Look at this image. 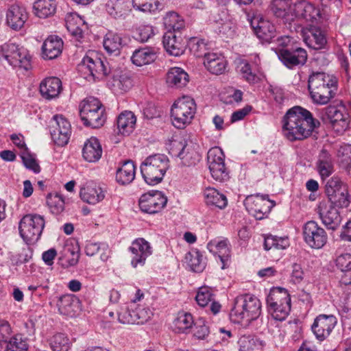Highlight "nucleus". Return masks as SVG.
Listing matches in <instances>:
<instances>
[{
	"instance_id": "nucleus-63",
	"label": "nucleus",
	"mask_w": 351,
	"mask_h": 351,
	"mask_svg": "<svg viewBox=\"0 0 351 351\" xmlns=\"http://www.w3.org/2000/svg\"><path fill=\"white\" fill-rule=\"evenodd\" d=\"M118 320L123 324H136L133 310L131 309V303L128 306L121 308V311L118 313Z\"/></svg>"
},
{
	"instance_id": "nucleus-54",
	"label": "nucleus",
	"mask_w": 351,
	"mask_h": 351,
	"mask_svg": "<svg viewBox=\"0 0 351 351\" xmlns=\"http://www.w3.org/2000/svg\"><path fill=\"white\" fill-rule=\"evenodd\" d=\"M53 351H69L71 348L69 339L63 333H57L53 336L50 342Z\"/></svg>"
},
{
	"instance_id": "nucleus-56",
	"label": "nucleus",
	"mask_w": 351,
	"mask_h": 351,
	"mask_svg": "<svg viewBox=\"0 0 351 351\" xmlns=\"http://www.w3.org/2000/svg\"><path fill=\"white\" fill-rule=\"evenodd\" d=\"M47 205L53 214L61 213L64 208V200L63 197L60 194H50L47 198Z\"/></svg>"
},
{
	"instance_id": "nucleus-59",
	"label": "nucleus",
	"mask_w": 351,
	"mask_h": 351,
	"mask_svg": "<svg viewBox=\"0 0 351 351\" xmlns=\"http://www.w3.org/2000/svg\"><path fill=\"white\" fill-rule=\"evenodd\" d=\"M193 335L198 339H206L210 334L209 327L205 320L199 319L194 323Z\"/></svg>"
},
{
	"instance_id": "nucleus-22",
	"label": "nucleus",
	"mask_w": 351,
	"mask_h": 351,
	"mask_svg": "<svg viewBox=\"0 0 351 351\" xmlns=\"http://www.w3.org/2000/svg\"><path fill=\"white\" fill-rule=\"evenodd\" d=\"M292 0H272L270 8L273 14L281 19L285 24L293 22Z\"/></svg>"
},
{
	"instance_id": "nucleus-48",
	"label": "nucleus",
	"mask_w": 351,
	"mask_h": 351,
	"mask_svg": "<svg viewBox=\"0 0 351 351\" xmlns=\"http://www.w3.org/2000/svg\"><path fill=\"white\" fill-rule=\"evenodd\" d=\"M185 261L191 269L195 272H202L206 267L203 256L198 251H192L186 253Z\"/></svg>"
},
{
	"instance_id": "nucleus-6",
	"label": "nucleus",
	"mask_w": 351,
	"mask_h": 351,
	"mask_svg": "<svg viewBox=\"0 0 351 351\" xmlns=\"http://www.w3.org/2000/svg\"><path fill=\"white\" fill-rule=\"evenodd\" d=\"M196 104L193 98L183 96L178 99L171 108V121L174 127L184 129L194 118L196 112Z\"/></svg>"
},
{
	"instance_id": "nucleus-34",
	"label": "nucleus",
	"mask_w": 351,
	"mask_h": 351,
	"mask_svg": "<svg viewBox=\"0 0 351 351\" xmlns=\"http://www.w3.org/2000/svg\"><path fill=\"white\" fill-rule=\"evenodd\" d=\"M204 64L211 73L219 75L226 69L227 62L221 55L209 53L205 55Z\"/></svg>"
},
{
	"instance_id": "nucleus-2",
	"label": "nucleus",
	"mask_w": 351,
	"mask_h": 351,
	"mask_svg": "<svg viewBox=\"0 0 351 351\" xmlns=\"http://www.w3.org/2000/svg\"><path fill=\"white\" fill-rule=\"evenodd\" d=\"M338 80L324 72H313L308 77V88L313 103L326 105L336 95Z\"/></svg>"
},
{
	"instance_id": "nucleus-55",
	"label": "nucleus",
	"mask_w": 351,
	"mask_h": 351,
	"mask_svg": "<svg viewBox=\"0 0 351 351\" xmlns=\"http://www.w3.org/2000/svg\"><path fill=\"white\" fill-rule=\"evenodd\" d=\"M337 157L341 166L349 171L351 169V145H341L337 152Z\"/></svg>"
},
{
	"instance_id": "nucleus-57",
	"label": "nucleus",
	"mask_w": 351,
	"mask_h": 351,
	"mask_svg": "<svg viewBox=\"0 0 351 351\" xmlns=\"http://www.w3.org/2000/svg\"><path fill=\"white\" fill-rule=\"evenodd\" d=\"M212 177L219 182L226 181L229 178V173L225 163L208 165Z\"/></svg>"
},
{
	"instance_id": "nucleus-52",
	"label": "nucleus",
	"mask_w": 351,
	"mask_h": 351,
	"mask_svg": "<svg viewBox=\"0 0 351 351\" xmlns=\"http://www.w3.org/2000/svg\"><path fill=\"white\" fill-rule=\"evenodd\" d=\"M100 252L101 260L106 261L109 257L110 250L106 245L93 242L86 243L85 252L87 256H93Z\"/></svg>"
},
{
	"instance_id": "nucleus-39",
	"label": "nucleus",
	"mask_w": 351,
	"mask_h": 351,
	"mask_svg": "<svg viewBox=\"0 0 351 351\" xmlns=\"http://www.w3.org/2000/svg\"><path fill=\"white\" fill-rule=\"evenodd\" d=\"M156 59V51L152 48H140L136 49L131 57L132 63L138 66L149 64Z\"/></svg>"
},
{
	"instance_id": "nucleus-21",
	"label": "nucleus",
	"mask_w": 351,
	"mask_h": 351,
	"mask_svg": "<svg viewBox=\"0 0 351 351\" xmlns=\"http://www.w3.org/2000/svg\"><path fill=\"white\" fill-rule=\"evenodd\" d=\"M215 289L208 287L202 286L198 289L195 300L199 306L205 307L210 303L209 309L213 315H217L221 308V305L219 302L215 301Z\"/></svg>"
},
{
	"instance_id": "nucleus-35",
	"label": "nucleus",
	"mask_w": 351,
	"mask_h": 351,
	"mask_svg": "<svg viewBox=\"0 0 351 351\" xmlns=\"http://www.w3.org/2000/svg\"><path fill=\"white\" fill-rule=\"evenodd\" d=\"M56 0H36L33 8L35 15L40 19L53 16L57 10Z\"/></svg>"
},
{
	"instance_id": "nucleus-23",
	"label": "nucleus",
	"mask_w": 351,
	"mask_h": 351,
	"mask_svg": "<svg viewBox=\"0 0 351 351\" xmlns=\"http://www.w3.org/2000/svg\"><path fill=\"white\" fill-rule=\"evenodd\" d=\"M251 26L256 36L263 40L269 41L276 35L274 25L267 19L254 17L251 21Z\"/></svg>"
},
{
	"instance_id": "nucleus-13",
	"label": "nucleus",
	"mask_w": 351,
	"mask_h": 351,
	"mask_svg": "<svg viewBox=\"0 0 351 351\" xmlns=\"http://www.w3.org/2000/svg\"><path fill=\"white\" fill-rule=\"evenodd\" d=\"M244 204L250 215L256 219L261 220L269 213L275 206V202L265 196L255 195L247 196Z\"/></svg>"
},
{
	"instance_id": "nucleus-49",
	"label": "nucleus",
	"mask_w": 351,
	"mask_h": 351,
	"mask_svg": "<svg viewBox=\"0 0 351 351\" xmlns=\"http://www.w3.org/2000/svg\"><path fill=\"white\" fill-rule=\"evenodd\" d=\"M164 25L168 31L179 32L184 27V21L182 18L175 12H168L164 17Z\"/></svg>"
},
{
	"instance_id": "nucleus-61",
	"label": "nucleus",
	"mask_w": 351,
	"mask_h": 351,
	"mask_svg": "<svg viewBox=\"0 0 351 351\" xmlns=\"http://www.w3.org/2000/svg\"><path fill=\"white\" fill-rule=\"evenodd\" d=\"M27 343L21 336L16 335L8 341L5 351H27Z\"/></svg>"
},
{
	"instance_id": "nucleus-64",
	"label": "nucleus",
	"mask_w": 351,
	"mask_h": 351,
	"mask_svg": "<svg viewBox=\"0 0 351 351\" xmlns=\"http://www.w3.org/2000/svg\"><path fill=\"white\" fill-rule=\"evenodd\" d=\"M207 158L208 165L225 163V155L223 151L217 147L209 149Z\"/></svg>"
},
{
	"instance_id": "nucleus-44",
	"label": "nucleus",
	"mask_w": 351,
	"mask_h": 351,
	"mask_svg": "<svg viewBox=\"0 0 351 351\" xmlns=\"http://www.w3.org/2000/svg\"><path fill=\"white\" fill-rule=\"evenodd\" d=\"M319 216L323 223L329 229H337L341 221V217L335 207L330 206L326 210H321Z\"/></svg>"
},
{
	"instance_id": "nucleus-28",
	"label": "nucleus",
	"mask_w": 351,
	"mask_h": 351,
	"mask_svg": "<svg viewBox=\"0 0 351 351\" xmlns=\"http://www.w3.org/2000/svg\"><path fill=\"white\" fill-rule=\"evenodd\" d=\"M304 40L313 49H322L326 43L324 33L321 30L319 24L308 25L305 32Z\"/></svg>"
},
{
	"instance_id": "nucleus-31",
	"label": "nucleus",
	"mask_w": 351,
	"mask_h": 351,
	"mask_svg": "<svg viewBox=\"0 0 351 351\" xmlns=\"http://www.w3.org/2000/svg\"><path fill=\"white\" fill-rule=\"evenodd\" d=\"M317 170L322 179L328 178L334 171V161L332 155L325 149L319 154L316 162Z\"/></svg>"
},
{
	"instance_id": "nucleus-5",
	"label": "nucleus",
	"mask_w": 351,
	"mask_h": 351,
	"mask_svg": "<svg viewBox=\"0 0 351 351\" xmlns=\"http://www.w3.org/2000/svg\"><path fill=\"white\" fill-rule=\"evenodd\" d=\"M0 62H7L13 67L26 71L32 67V56L23 47L15 43H5L0 45Z\"/></svg>"
},
{
	"instance_id": "nucleus-29",
	"label": "nucleus",
	"mask_w": 351,
	"mask_h": 351,
	"mask_svg": "<svg viewBox=\"0 0 351 351\" xmlns=\"http://www.w3.org/2000/svg\"><path fill=\"white\" fill-rule=\"evenodd\" d=\"M80 195L84 202L89 204H96L105 198L106 191L100 186L92 184L82 188Z\"/></svg>"
},
{
	"instance_id": "nucleus-43",
	"label": "nucleus",
	"mask_w": 351,
	"mask_h": 351,
	"mask_svg": "<svg viewBox=\"0 0 351 351\" xmlns=\"http://www.w3.org/2000/svg\"><path fill=\"white\" fill-rule=\"evenodd\" d=\"M285 303H291L290 295L285 289L278 287L270 291L267 298L268 308L282 306Z\"/></svg>"
},
{
	"instance_id": "nucleus-4",
	"label": "nucleus",
	"mask_w": 351,
	"mask_h": 351,
	"mask_svg": "<svg viewBox=\"0 0 351 351\" xmlns=\"http://www.w3.org/2000/svg\"><path fill=\"white\" fill-rule=\"evenodd\" d=\"M169 168V159L163 154H154L147 157L141 165L142 176L149 185L160 183Z\"/></svg>"
},
{
	"instance_id": "nucleus-27",
	"label": "nucleus",
	"mask_w": 351,
	"mask_h": 351,
	"mask_svg": "<svg viewBox=\"0 0 351 351\" xmlns=\"http://www.w3.org/2000/svg\"><path fill=\"white\" fill-rule=\"evenodd\" d=\"M63 42L57 36H49L42 46V56L44 59H55L62 53Z\"/></svg>"
},
{
	"instance_id": "nucleus-19",
	"label": "nucleus",
	"mask_w": 351,
	"mask_h": 351,
	"mask_svg": "<svg viewBox=\"0 0 351 351\" xmlns=\"http://www.w3.org/2000/svg\"><path fill=\"white\" fill-rule=\"evenodd\" d=\"M29 18V14L25 6L14 3L6 12V23L13 30L21 29Z\"/></svg>"
},
{
	"instance_id": "nucleus-50",
	"label": "nucleus",
	"mask_w": 351,
	"mask_h": 351,
	"mask_svg": "<svg viewBox=\"0 0 351 351\" xmlns=\"http://www.w3.org/2000/svg\"><path fill=\"white\" fill-rule=\"evenodd\" d=\"M195 322L191 313H180L173 322L175 330L178 332H185L190 329L194 324Z\"/></svg>"
},
{
	"instance_id": "nucleus-53",
	"label": "nucleus",
	"mask_w": 351,
	"mask_h": 351,
	"mask_svg": "<svg viewBox=\"0 0 351 351\" xmlns=\"http://www.w3.org/2000/svg\"><path fill=\"white\" fill-rule=\"evenodd\" d=\"M188 45L191 52L197 57L205 58V55L208 53L206 52L208 50L207 44L204 39H201L197 37L191 38L189 40Z\"/></svg>"
},
{
	"instance_id": "nucleus-40",
	"label": "nucleus",
	"mask_w": 351,
	"mask_h": 351,
	"mask_svg": "<svg viewBox=\"0 0 351 351\" xmlns=\"http://www.w3.org/2000/svg\"><path fill=\"white\" fill-rule=\"evenodd\" d=\"M135 165L131 160L125 161L116 172V180L121 185L131 183L135 178Z\"/></svg>"
},
{
	"instance_id": "nucleus-42",
	"label": "nucleus",
	"mask_w": 351,
	"mask_h": 351,
	"mask_svg": "<svg viewBox=\"0 0 351 351\" xmlns=\"http://www.w3.org/2000/svg\"><path fill=\"white\" fill-rule=\"evenodd\" d=\"M265 343L254 335H244L238 340L239 351H262Z\"/></svg>"
},
{
	"instance_id": "nucleus-18",
	"label": "nucleus",
	"mask_w": 351,
	"mask_h": 351,
	"mask_svg": "<svg viewBox=\"0 0 351 351\" xmlns=\"http://www.w3.org/2000/svg\"><path fill=\"white\" fill-rule=\"evenodd\" d=\"M337 322L334 315H319L315 319L311 329L316 338L322 341L329 337Z\"/></svg>"
},
{
	"instance_id": "nucleus-20",
	"label": "nucleus",
	"mask_w": 351,
	"mask_h": 351,
	"mask_svg": "<svg viewBox=\"0 0 351 351\" xmlns=\"http://www.w3.org/2000/svg\"><path fill=\"white\" fill-rule=\"evenodd\" d=\"M130 251L132 253L131 264L134 267L143 266L148 256L152 254V249L149 243L143 238L134 240Z\"/></svg>"
},
{
	"instance_id": "nucleus-12",
	"label": "nucleus",
	"mask_w": 351,
	"mask_h": 351,
	"mask_svg": "<svg viewBox=\"0 0 351 351\" xmlns=\"http://www.w3.org/2000/svg\"><path fill=\"white\" fill-rule=\"evenodd\" d=\"M303 238L311 248L321 249L327 243L328 235L324 228L314 221L306 222L303 227Z\"/></svg>"
},
{
	"instance_id": "nucleus-51",
	"label": "nucleus",
	"mask_w": 351,
	"mask_h": 351,
	"mask_svg": "<svg viewBox=\"0 0 351 351\" xmlns=\"http://www.w3.org/2000/svg\"><path fill=\"white\" fill-rule=\"evenodd\" d=\"M289 245L287 237H277L269 235L265 238L264 247L266 250L271 249L285 250Z\"/></svg>"
},
{
	"instance_id": "nucleus-17",
	"label": "nucleus",
	"mask_w": 351,
	"mask_h": 351,
	"mask_svg": "<svg viewBox=\"0 0 351 351\" xmlns=\"http://www.w3.org/2000/svg\"><path fill=\"white\" fill-rule=\"evenodd\" d=\"M278 56L284 65L291 69L303 66L308 57L306 51L301 47L294 49L282 48L278 50Z\"/></svg>"
},
{
	"instance_id": "nucleus-62",
	"label": "nucleus",
	"mask_w": 351,
	"mask_h": 351,
	"mask_svg": "<svg viewBox=\"0 0 351 351\" xmlns=\"http://www.w3.org/2000/svg\"><path fill=\"white\" fill-rule=\"evenodd\" d=\"M154 34V29L149 25H142L136 30V38L142 43L147 42Z\"/></svg>"
},
{
	"instance_id": "nucleus-16",
	"label": "nucleus",
	"mask_w": 351,
	"mask_h": 351,
	"mask_svg": "<svg viewBox=\"0 0 351 351\" xmlns=\"http://www.w3.org/2000/svg\"><path fill=\"white\" fill-rule=\"evenodd\" d=\"M293 21L295 19L304 20L308 25H318L321 21L319 8L305 0H298L293 7Z\"/></svg>"
},
{
	"instance_id": "nucleus-24",
	"label": "nucleus",
	"mask_w": 351,
	"mask_h": 351,
	"mask_svg": "<svg viewBox=\"0 0 351 351\" xmlns=\"http://www.w3.org/2000/svg\"><path fill=\"white\" fill-rule=\"evenodd\" d=\"M208 249L217 255L221 263V269L228 268L230 265V250L227 240L211 241L208 243Z\"/></svg>"
},
{
	"instance_id": "nucleus-46",
	"label": "nucleus",
	"mask_w": 351,
	"mask_h": 351,
	"mask_svg": "<svg viewBox=\"0 0 351 351\" xmlns=\"http://www.w3.org/2000/svg\"><path fill=\"white\" fill-rule=\"evenodd\" d=\"M204 195L208 205L215 206L220 209H223L227 206L228 200L226 195L215 189H207Z\"/></svg>"
},
{
	"instance_id": "nucleus-25",
	"label": "nucleus",
	"mask_w": 351,
	"mask_h": 351,
	"mask_svg": "<svg viewBox=\"0 0 351 351\" xmlns=\"http://www.w3.org/2000/svg\"><path fill=\"white\" fill-rule=\"evenodd\" d=\"M162 43L167 53L171 56H179L184 52L185 45L180 36H177L174 32L167 31L163 36Z\"/></svg>"
},
{
	"instance_id": "nucleus-11",
	"label": "nucleus",
	"mask_w": 351,
	"mask_h": 351,
	"mask_svg": "<svg viewBox=\"0 0 351 351\" xmlns=\"http://www.w3.org/2000/svg\"><path fill=\"white\" fill-rule=\"evenodd\" d=\"M318 117L326 123H329L334 131L341 134L349 126V115L343 113L335 106H328L319 110Z\"/></svg>"
},
{
	"instance_id": "nucleus-38",
	"label": "nucleus",
	"mask_w": 351,
	"mask_h": 351,
	"mask_svg": "<svg viewBox=\"0 0 351 351\" xmlns=\"http://www.w3.org/2000/svg\"><path fill=\"white\" fill-rule=\"evenodd\" d=\"M136 118L131 111L121 112L117 118V124L119 133L128 136L131 134L136 125Z\"/></svg>"
},
{
	"instance_id": "nucleus-26",
	"label": "nucleus",
	"mask_w": 351,
	"mask_h": 351,
	"mask_svg": "<svg viewBox=\"0 0 351 351\" xmlns=\"http://www.w3.org/2000/svg\"><path fill=\"white\" fill-rule=\"evenodd\" d=\"M62 90V82L56 77H47L40 84V94L47 99L56 98Z\"/></svg>"
},
{
	"instance_id": "nucleus-1",
	"label": "nucleus",
	"mask_w": 351,
	"mask_h": 351,
	"mask_svg": "<svg viewBox=\"0 0 351 351\" xmlns=\"http://www.w3.org/2000/svg\"><path fill=\"white\" fill-rule=\"evenodd\" d=\"M319 125V121L313 117L310 111L300 106H295L286 113L283 128L287 138L295 141L308 138Z\"/></svg>"
},
{
	"instance_id": "nucleus-60",
	"label": "nucleus",
	"mask_w": 351,
	"mask_h": 351,
	"mask_svg": "<svg viewBox=\"0 0 351 351\" xmlns=\"http://www.w3.org/2000/svg\"><path fill=\"white\" fill-rule=\"evenodd\" d=\"M291 310V303L282 304V306H276L269 308L272 317L278 321H282L288 316Z\"/></svg>"
},
{
	"instance_id": "nucleus-9",
	"label": "nucleus",
	"mask_w": 351,
	"mask_h": 351,
	"mask_svg": "<svg viewBox=\"0 0 351 351\" xmlns=\"http://www.w3.org/2000/svg\"><path fill=\"white\" fill-rule=\"evenodd\" d=\"M104 58L95 51H89L79 64V70L94 80H101L111 71L108 63H105Z\"/></svg>"
},
{
	"instance_id": "nucleus-14",
	"label": "nucleus",
	"mask_w": 351,
	"mask_h": 351,
	"mask_svg": "<svg viewBox=\"0 0 351 351\" xmlns=\"http://www.w3.org/2000/svg\"><path fill=\"white\" fill-rule=\"evenodd\" d=\"M167 203V197L159 191L144 193L138 200L141 210L148 214L160 212L165 207Z\"/></svg>"
},
{
	"instance_id": "nucleus-45",
	"label": "nucleus",
	"mask_w": 351,
	"mask_h": 351,
	"mask_svg": "<svg viewBox=\"0 0 351 351\" xmlns=\"http://www.w3.org/2000/svg\"><path fill=\"white\" fill-rule=\"evenodd\" d=\"M189 82L188 74L181 68H171L167 73V82L178 88L184 86Z\"/></svg>"
},
{
	"instance_id": "nucleus-8",
	"label": "nucleus",
	"mask_w": 351,
	"mask_h": 351,
	"mask_svg": "<svg viewBox=\"0 0 351 351\" xmlns=\"http://www.w3.org/2000/svg\"><path fill=\"white\" fill-rule=\"evenodd\" d=\"M44 217L38 214H27L23 217L19 224V234L27 244L37 242L45 228Z\"/></svg>"
},
{
	"instance_id": "nucleus-33",
	"label": "nucleus",
	"mask_w": 351,
	"mask_h": 351,
	"mask_svg": "<svg viewBox=\"0 0 351 351\" xmlns=\"http://www.w3.org/2000/svg\"><path fill=\"white\" fill-rule=\"evenodd\" d=\"M67 30L77 39L83 37L84 30L87 28L84 19L76 13H69L65 18Z\"/></svg>"
},
{
	"instance_id": "nucleus-7",
	"label": "nucleus",
	"mask_w": 351,
	"mask_h": 351,
	"mask_svg": "<svg viewBox=\"0 0 351 351\" xmlns=\"http://www.w3.org/2000/svg\"><path fill=\"white\" fill-rule=\"evenodd\" d=\"M80 114L84 124L93 128H100L106 121L104 108L95 97H90L82 101Z\"/></svg>"
},
{
	"instance_id": "nucleus-15",
	"label": "nucleus",
	"mask_w": 351,
	"mask_h": 351,
	"mask_svg": "<svg viewBox=\"0 0 351 351\" xmlns=\"http://www.w3.org/2000/svg\"><path fill=\"white\" fill-rule=\"evenodd\" d=\"M50 133L52 140L57 145L64 146L70 138L71 124L62 115H55L50 122Z\"/></svg>"
},
{
	"instance_id": "nucleus-3",
	"label": "nucleus",
	"mask_w": 351,
	"mask_h": 351,
	"mask_svg": "<svg viewBox=\"0 0 351 351\" xmlns=\"http://www.w3.org/2000/svg\"><path fill=\"white\" fill-rule=\"evenodd\" d=\"M261 311L260 300L253 295L244 294L235 298L230 317L234 323L248 324L256 319L260 316Z\"/></svg>"
},
{
	"instance_id": "nucleus-32",
	"label": "nucleus",
	"mask_w": 351,
	"mask_h": 351,
	"mask_svg": "<svg viewBox=\"0 0 351 351\" xmlns=\"http://www.w3.org/2000/svg\"><path fill=\"white\" fill-rule=\"evenodd\" d=\"M108 85L114 93L122 94L131 88L132 82L128 73L121 71L114 74L112 77L108 81Z\"/></svg>"
},
{
	"instance_id": "nucleus-30",
	"label": "nucleus",
	"mask_w": 351,
	"mask_h": 351,
	"mask_svg": "<svg viewBox=\"0 0 351 351\" xmlns=\"http://www.w3.org/2000/svg\"><path fill=\"white\" fill-rule=\"evenodd\" d=\"M102 147L99 140L90 137L84 143L82 149V156L88 162H97L101 157Z\"/></svg>"
},
{
	"instance_id": "nucleus-58",
	"label": "nucleus",
	"mask_w": 351,
	"mask_h": 351,
	"mask_svg": "<svg viewBox=\"0 0 351 351\" xmlns=\"http://www.w3.org/2000/svg\"><path fill=\"white\" fill-rule=\"evenodd\" d=\"M132 5L140 11L152 12L159 8L160 3L158 0H132Z\"/></svg>"
},
{
	"instance_id": "nucleus-10",
	"label": "nucleus",
	"mask_w": 351,
	"mask_h": 351,
	"mask_svg": "<svg viewBox=\"0 0 351 351\" xmlns=\"http://www.w3.org/2000/svg\"><path fill=\"white\" fill-rule=\"evenodd\" d=\"M169 154L173 157H178L180 163L184 167H193L201 159V155L197 151V146L192 142L173 140L169 146Z\"/></svg>"
},
{
	"instance_id": "nucleus-37",
	"label": "nucleus",
	"mask_w": 351,
	"mask_h": 351,
	"mask_svg": "<svg viewBox=\"0 0 351 351\" xmlns=\"http://www.w3.org/2000/svg\"><path fill=\"white\" fill-rule=\"evenodd\" d=\"M106 10L112 17L121 18L126 16L131 10L130 0H108Z\"/></svg>"
},
{
	"instance_id": "nucleus-36",
	"label": "nucleus",
	"mask_w": 351,
	"mask_h": 351,
	"mask_svg": "<svg viewBox=\"0 0 351 351\" xmlns=\"http://www.w3.org/2000/svg\"><path fill=\"white\" fill-rule=\"evenodd\" d=\"M57 305L61 314L73 317L79 309V300L73 295H64L60 298Z\"/></svg>"
},
{
	"instance_id": "nucleus-41",
	"label": "nucleus",
	"mask_w": 351,
	"mask_h": 351,
	"mask_svg": "<svg viewBox=\"0 0 351 351\" xmlns=\"http://www.w3.org/2000/svg\"><path fill=\"white\" fill-rule=\"evenodd\" d=\"M103 45L109 54L119 55L123 47V38L117 33L108 32L104 38Z\"/></svg>"
},
{
	"instance_id": "nucleus-47",
	"label": "nucleus",
	"mask_w": 351,
	"mask_h": 351,
	"mask_svg": "<svg viewBox=\"0 0 351 351\" xmlns=\"http://www.w3.org/2000/svg\"><path fill=\"white\" fill-rule=\"evenodd\" d=\"M131 309L133 310L135 323L143 324L149 321L153 316L152 311L147 306L131 302Z\"/></svg>"
}]
</instances>
